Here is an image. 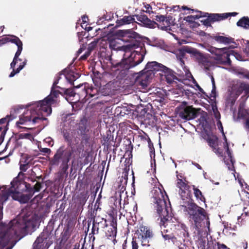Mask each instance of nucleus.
<instances>
[{
  "label": "nucleus",
  "mask_w": 249,
  "mask_h": 249,
  "mask_svg": "<svg viewBox=\"0 0 249 249\" xmlns=\"http://www.w3.org/2000/svg\"><path fill=\"white\" fill-rule=\"evenodd\" d=\"M2 210L0 205V220L2 217ZM39 220L38 215L30 213L18 216L7 225L0 222V249H12L19 239L36 228Z\"/></svg>",
  "instance_id": "f257e3e1"
},
{
  "label": "nucleus",
  "mask_w": 249,
  "mask_h": 249,
  "mask_svg": "<svg viewBox=\"0 0 249 249\" xmlns=\"http://www.w3.org/2000/svg\"><path fill=\"white\" fill-rule=\"evenodd\" d=\"M51 95L45 101H40L36 103L30 110H27L20 117L17 122V125L20 128H29L39 121L46 120V117L52 113L51 104L54 101L51 100Z\"/></svg>",
  "instance_id": "f03ea898"
},
{
  "label": "nucleus",
  "mask_w": 249,
  "mask_h": 249,
  "mask_svg": "<svg viewBox=\"0 0 249 249\" xmlns=\"http://www.w3.org/2000/svg\"><path fill=\"white\" fill-rule=\"evenodd\" d=\"M11 187L0 188V203L5 202L9 196L22 203L27 202L32 196L33 191L29 184L15 178L11 182Z\"/></svg>",
  "instance_id": "7ed1b4c3"
},
{
  "label": "nucleus",
  "mask_w": 249,
  "mask_h": 249,
  "mask_svg": "<svg viewBox=\"0 0 249 249\" xmlns=\"http://www.w3.org/2000/svg\"><path fill=\"white\" fill-rule=\"evenodd\" d=\"M208 50L213 54V57L217 64H230V57H233L238 60H242L240 54L234 51L229 50L226 48H216L210 47Z\"/></svg>",
  "instance_id": "20e7f679"
},
{
  "label": "nucleus",
  "mask_w": 249,
  "mask_h": 249,
  "mask_svg": "<svg viewBox=\"0 0 249 249\" xmlns=\"http://www.w3.org/2000/svg\"><path fill=\"white\" fill-rule=\"evenodd\" d=\"M152 179L154 184L151 191V194L155 200L157 212L160 213L166 207L164 196L161 190L162 186L157 178Z\"/></svg>",
  "instance_id": "39448f33"
},
{
  "label": "nucleus",
  "mask_w": 249,
  "mask_h": 249,
  "mask_svg": "<svg viewBox=\"0 0 249 249\" xmlns=\"http://www.w3.org/2000/svg\"><path fill=\"white\" fill-rule=\"evenodd\" d=\"M146 68L148 69L150 71H161L160 74L164 76L168 83H172L175 79H177L176 76L171 69L156 61L148 63L146 66Z\"/></svg>",
  "instance_id": "423d86ee"
},
{
  "label": "nucleus",
  "mask_w": 249,
  "mask_h": 249,
  "mask_svg": "<svg viewBox=\"0 0 249 249\" xmlns=\"http://www.w3.org/2000/svg\"><path fill=\"white\" fill-rule=\"evenodd\" d=\"M244 91L246 95L249 96V85L243 83H237L233 84L229 89V95L228 98V102L233 104L238 96L241 93Z\"/></svg>",
  "instance_id": "0eeeda50"
},
{
  "label": "nucleus",
  "mask_w": 249,
  "mask_h": 249,
  "mask_svg": "<svg viewBox=\"0 0 249 249\" xmlns=\"http://www.w3.org/2000/svg\"><path fill=\"white\" fill-rule=\"evenodd\" d=\"M188 209L190 217L194 221L196 228H198L201 221L206 218L205 210L194 204L190 205Z\"/></svg>",
  "instance_id": "6e6552de"
},
{
  "label": "nucleus",
  "mask_w": 249,
  "mask_h": 249,
  "mask_svg": "<svg viewBox=\"0 0 249 249\" xmlns=\"http://www.w3.org/2000/svg\"><path fill=\"white\" fill-rule=\"evenodd\" d=\"M217 126L218 128L220 130L221 132L222 133L224 139L225 140V144H224V162L226 164L228 169L230 170L234 171V167H233V162L231 154L229 150L228 144L227 142L226 137L224 134L223 126L222 125V123L220 121V119L217 120Z\"/></svg>",
  "instance_id": "1a4fd4ad"
},
{
  "label": "nucleus",
  "mask_w": 249,
  "mask_h": 249,
  "mask_svg": "<svg viewBox=\"0 0 249 249\" xmlns=\"http://www.w3.org/2000/svg\"><path fill=\"white\" fill-rule=\"evenodd\" d=\"M152 236V232L149 229L145 226H141L136 231L135 237L138 239L142 246H149V240Z\"/></svg>",
  "instance_id": "9d476101"
},
{
  "label": "nucleus",
  "mask_w": 249,
  "mask_h": 249,
  "mask_svg": "<svg viewBox=\"0 0 249 249\" xmlns=\"http://www.w3.org/2000/svg\"><path fill=\"white\" fill-rule=\"evenodd\" d=\"M177 187L178 189V193L182 200H188L190 197L191 192L189 186L186 182L185 179H182L180 175H177Z\"/></svg>",
  "instance_id": "9b49d317"
},
{
  "label": "nucleus",
  "mask_w": 249,
  "mask_h": 249,
  "mask_svg": "<svg viewBox=\"0 0 249 249\" xmlns=\"http://www.w3.org/2000/svg\"><path fill=\"white\" fill-rule=\"evenodd\" d=\"M76 153V148L74 147H69L64 150L61 148L59 149L54 156L55 160L62 159L64 162H68L71 158L75 157V154Z\"/></svg>",
  "instance_id": "f8f14e48"
},
{
  "label": "nucleus",
  "mask_w": 249,
  "mask_h": 249,
  "mask_svg": "<svg viewBox=\"0 0 249 249\" xmlns=\"http://www.w3.org/2000/svg\"><path fill=\"white\" fill-rule=\"evenodd\" d=\"M165 213H166L165 209L160 212V213H159L161 217L160 225L171 230H176L177 227H179L178 222L175 217H172L171 215H167L165 216Z\"/></svg>",
  "instance_id": "ddd939ff"
},
{
  "label": "nucleus",
  "mask_w": 249,
  "mask_h": 249,
  "mask_svg": "<svg viewBox=\"0 0 249 249\" xmlns=\"http://www.w3.org/2000/svg\"><path fill=\"white\" fill-rule=\"evenodd\" d=\"M199 111L200 109H196L192 107H187L180 113L179 116L182 119L189 120L195 118Z\"/></svg>",
  "instance_id": "4468645a"
},
{
  "label": "nucleus",
  "mask_w": 249,
  "mask_h": 249,
  "mask_svg": "<svg viewBox=\"0 0 249 249\" xmlns=\"http://www.w3.org/2000/svg\"><path fill=\"white\" fill-rule=\"evenodd\" d=\"M49 245L47 243L44 234H41L36 240L33 245V249H47Z\"/></svg>",
  "instance_id": "2eb2a0df"
},
{
  "label": "nucleus",
  "mask_w": 249,
  "mask_h": 249,
  "mask_svg": "<svg viewBox=\"0 0 249 249\" xmlns=\"http://www.w3.org/2000/svg\"><path fill=\"white\" fill-rule=\"evenodd\" d=\"M207 141L210 146L213 148V151L214 153L219 156H223L222 150L216 148L217 145V138L216 136L213 135L210 136Z\"/></svg>",
  "instance_id": "dca6fc26"
},
{
  "label": "nucleus",
  "mask_w": 249,
  "mask_h": 249,
  "mask_svg": "<svg viewBox=\"0 0 249 249\" xmlns=\"http://www.w3.org/2000/svg\"><path fill=\"white\" fill-rule=\"evenodd\" d=\"M238 115L239 117L246 119V127L249 129V109L246 107L244 104L240 105Z\"/></svg>",
  "instance_id": "f3484780"
},
{
  "label": "nucleus",
  "mask_w": 249,
  "mask_h": 249,
  "mask_svg": "<svg viewBox=\"0 0 249 249\" xmlns=\"http://www.w3.org/2000/svg\"><path fill=\"white\" fill-rule=\"evenodd\" d=\"M15 44L18 46V50L15 53L12 62L11 63V68L15 67L18 60H20V59L18 58V56L20 55L22 50V43L20 40H18Z\"/></svg>",
  "instance_id": "a211bd4d"
},
{
  "label": "nucleus",
  "mask_w": 249,
  "mask_h": 249,
  "mask_svg": "<svg viewBox=\"0 0 249 249\" xmlns=\"http://www.w3.org/2000/svg\"><path fill=\"white\" fill-rule=\"evenodd\" d=\"M109 42L110 48L114 50H121L123 47V41L119 38H110Z\"/></svg>",
  "instance_id": "6ab92c4d"
},
{
  "label": "nucleus",
  "mask_w": 249,
  "mask_h": 249,
  "mask_svg": "<svg viewBox=\"0 0 249 249\" xmlns=\"http://www.w3.org/2000/svg\"><path fill=\"white\" fill-rule=\"evenodd\" d=\"M237 15V13H228L223 14H214L211 16V18L213 21H218L228 18L229 16H235Z\"/></svg>",
  "instance_id": "aec40b11"
},
{
  "label": "nucleus",
  "mask_w": 249,
  "mask_h": 249,
  "mask_svg": "<svg viewBox=\"0 0 249 249\" xmlns=\"http://www.w3.org/2000/svg\"><path fill=\"white\" fill-rule=\"evenodd\" d=\"M137 19L141 22L143 25L148 28L154 27L156 23L150 20L145 16L141 15L137 17Z\"/></svg>",
  "instance_id": "412c9836"
},
{
  "label": "nucleus",
  "mask_w": 249,
  "mask_h": 249,
  "mask_svg": "<svg viewBox=\"0 0 249 249\" xmlns=\"http://www.w3.org/2000/svg\"><path fill=\"white\" fill-rule=\"evenodd\" d=\"M19 40L18 37L15 36H8L0 39V44H4L9 42L16 44Z\"/></svg>",
  "instance_id": "4be33fe9"
},
{
  "label": "nucleus",
  "mask_w": 249,
  "mask_h": 249,
  "mask_svg": "<svg viewBox=\"0 0 249 249\" xmlns=\"http://www.w3.org/2000/svg\"><path fill=\"white\" fill-rule=\"evenodd\" d=\"M134 20L135 18L132 16H124L122 18L118 20L117 23L119 25H123L130 24Z\"/></svg>",
  "instance_id": "5701e85b"
},
{
  "label": "nucleus",
  "mask_w": 249,
  "mask_h": 249,
  "mask_svg": "<svg viewBox=\"0 0 249 249\" xmlns=\"http://www.w3.org/2000/svg\"><path fill=\"white\" fill-rule=\"evenodd\" d=\"M163 237L165 239V244L170 245V240L172 241V244L178 246L179 245V242L178 241L177 238L174 236H171L170 235H163Z\"/></svg>",
  "instance_id": "b1692460"
},
{
  "label": "nucleus",
  "mask_w": 249,
  "mask_h": 249,
  "mask_svg": "<svg viewBox=\"0 0 249 249\" xmlns=\"http://www.w3.org/2000/svg\"><path fill=\"white\" fill-rule=\"evenodd\" d=\"M237 25L246 29H249V18L245 17L242 18L237 22Z\"/></svg>",
  "instance_id": "393cba45"
},
{
  "label": "nucleus",
  "mask_w": 249,
  "mask_h": 249,
  "mask_svg": "<svg viewBox=\"0 0 249 249\" xmlns=\"http://www.w3.org/2000/svg\"><path fill=\"white\" fill-rule=\"evenodd\" d=\"M131 57L134 58L135 63L138 65L143 60L144 55L137 52L132 53Z\"/></svg>",
  "instance_id": "a878e982"
},
{
  "label": "nucleus",
  "mask_w": 249,
  "mask_h": 249,
  "mask_svg": "<svg viewBox=\"0 0 249 249\" xmlns=\"http://www.w3.org/2000/svg\"><path fill=\"white\" fill-rule=\"evenodd\" d=\"M14 119V117H11V116H7L5 118H2L0 120V130L4 127V130L5 129L7 130V128L5 125H7L10 120H12Z\"/></svg>",
  "instance_id": "bb28decb"
},
{
  "label": "nucleus",
  "mask_w": 249,
  "mask_h": 249,
  "mask_svg": "<svg viewBox=\"0 0 249 249\" xmlns=\"http://www.w3.org/2000/svg\"><path fill=\"white\" fill-rule=\"evenodd\" d=\"M54 85H55V84H53V87L52 88V91H51V94L48 96H47L44 100H43V101H45L47 100V98L49 97L50 96L52 95V96H51V100H52V99H53V100L54 101L53 102V103H52V104H51V106L55 103H56V99L57 98V97L59 96L60 93L59 91H57V90H55L54 89Z\"/></svg>",
  "instance_id": "cd10ccee"
},
{
  "label": "nucleus",
  "mask_w": 249,
  "mask_h": 249,
  "mask_svg": "<svg viewBox=\"0 0 249 249\" xmlns=\"http://www.w3.org/2000/svg\"><path fill=\"white\" fill-rule=\"evenodd\" d=\"M27 63V60L25 59L24 61L22 62V64H20L19 67L16 70L13 69V71L11 72L9 75L10 77H13L16 74L19 72V71L24 68V67L26 65ZM14 69V68H13Z\"/></svg>",
  "instance_id": "c85d7f7f"
},
{
  "label": "nucleus",
  "mask_w": 249,
  "mask_h": 249,
  "mask_svg": "<svg viewBox=\"0 0 249 249\" xmlns=\"http://www.w3.org/2000/svg\"><path fill=\"white\" fill-rule=\"evenodd\" d=\"M183 51H185L186 53H188L193 55L198 54V52L196 49L188 46H184Z\"/></svg>",
  "instance_id": "c756f323"
},
{
  "label": "nucleus",
  "mask_w": 249,
  "mask_h": 249,
  "mask_svg": "<svg viewBox=\"0 0 249 249\" xmlns=\"http://www.w3.org/2000/svg\"><path fill=\"white\" fill-rule=\"evenodd\" d=\"M194 194L195 196L197 198L200 200L201 201L205 202V198L204 196L202 195L201 192L197 188H194Z\"/></svg>",
  "instance_id": "7c9ffc66"
},
{
  "label": "nucleus",
  "mask_w": 249,
  "mask_h": 249,
  "mask_svg": "<svg viewBox=\"0 0 249 249\" xmlns=\"http://www.w3.org/2000/svg\"><path fill=\"white\" fill-rule=\"evenodd\" d=\"M183 47L179 49L177 53V56L179 58V62L180 65L182 66L184 64L183 61L182 60V58H183L186 54L185 51H183Z\"/></svg>",
  "instance_id": "2f4dec72"
},
{
  "label": "nucleus",
  "mask_w": 249,
  "mask_h": 249,
  "mask_svg": "<svg viewBox=\"0 0 249 249\" xmlns=\"http://www.w3.org/2000/svg\"><path fill=\"white\" fill-rule=\"evenodd\" d=\"M155 19L158 21L162 22L163 24H164V25H165L167 26L169 25V22L167 19H166L165 17L164 16H162V15L157 16L156 17Z\"/></svg>",
  "instance_id": "473e14b6"
},
{
  "label": "nucleus",
  "mask_w": 249,
  "mask_h": 249,
  "mask_svg": "<svg viewBox=\"0 0 249 249\" xmlns=\"http://www.w3.org/2000/svg\"><path fill=\"white\" fill-rule=\"evenodd\" d=\"M116 228L112 226L108 228L107 231L106 232V234L107 236L114 237L116 236Z\"/></svg>",
  "instance_id": "72a5a7b5"
},
{
  "label": "nucleus",
  "mask_w": 249,
  "mask_h": 249,
  "mask_svg": "<svg viewBox=\"0 0 249 249\" xmlns=\"http://www.w3.org/2000/svg\"><path fill=\"white\" fill-rule=\"evenodd\" d=\"M215 40L219 42L228 43L230 42V39L223 36H217L215 38Z\"/></svg>",
  "instance_id": "f704fd0d"
},
{
  "label": "nucleus",
  "mask_w": 249,
  "mask_h": 249,
  "mask_svg": "<svg viewBox=\"0 0 249 249\" xmlns=\"http://www.w3.org/2000/svg\"><path fill=\"white\" fill-rule=\"evenodd\" d=\"M212 109L214 117L216 119V120L220 119V113L219 112L216 106L212 105Z\"/></svg>",
  "instance_id": "c9c22d12"
},
{
  "label": "nucleus",
  "mask_w": 249,
  "mask_h": 249,
  "mask_svg": "<svg viewBox=\"0 0 249 249\" xmlns=\"http://www.w3.org/2000/svg\"><path fill=\"white\" fill-rule=\"evenodd\" d=\"M148 82H149L148 74L146 73V74L143 75L142 77L141 85L143 87H146V86H147Z\"/></svg>",
  "instance_id": "e433bc0d"
},
{
  "label": "nucleus",
  "mask_w": 249,
  "mask_h": 249,
  "mask_svg": "<svg viewBox=\"0 0 249 249\" xmlns=\"http://www.w3.org/2000/svg\"><path fill=\"white\" fill-rule=\"evenodd\" d=\"M127 173L126 172L123 173V175L122 177V179L120 180L121 182H123V185H125L127 182Z\"/></svg>",
  "instance_id": "4c0bfd02"
},
{
  "label": "nucleus",
  "mask_w": 249,
  "mask_h": 249,
  "mask_svg": "<svg viewBox=\"0 0 249 249\" xmlns=\"http://www.w3.org/2000/svg\"><path fill=\"white\" fill-rule=\"evenodd\" d=\"M201 17V15H200V13L198 15H191L190 16L187 17V18H189V21H192L193 20H194L195 19L199 18Z\"/></svg>",
  "instance_id": "58836bf2"
},
{
  "label": "nucleus",
  "mask_w": 249,
  "mask_h": 249,
  "mask_svg": "<svg viewBox=\"0 0 249 249\" xmlns=\"http://www.w3.org/2000/svg\"><path fill=\"white\" fill-rule=\"evenodd\" d=\"M41 184L40 183L37 182L35 185L34 186V189L35 191L38 192L41 189Z\"/></svg>",
  "instance_id": "ea45409f"
},
{
  "label": "nucleus",
  "mask_w": 249,
  "mask_h": 249,
  "mask_svg": "<svg viewBox=\"0 0 249 249\" xmlns=\"http://www.w3.org/2000/svg\"><path fill=\"white\" fill-rule=\"evenodd\" d=\"M131 244H132V249H138V245L136 241H135L134 239H133Z\"/></svg>",
  "instance_id": "a19ab883"
},
{
  "label": "nucleus",
  "mask_w": 249,
  "mask_h": 249,
  "mask_svg": "<svg viewBox=\"0 0 249 249\" xmlns=\"http://www.w3.org/2000/svg\"><path fill=\"white\" fill-rule=\"evenodd\" d=\"M247 45L244 49V52L248 55H249V41H247Z\"/></svg>",
  "instance_id": "79ce46f5"
},
{
  "label": "nucleus",
  "mask_w": 249,
  "mask_h": 249,
  "mask_svg": "<svg viewBox=\"0 0 249 249\" xmlns=\"http://www.w3.org/2000/svg\"><path fill=\"white\" fill-rule=\"evenodd\" d=\"M6 131V130L5 129V130H4L1 133V136L0 137V144L2 143V142L3 141L4 136L5 134Z\"/></svg>",
  "instance_id": "37998d69"
},
{
  "label": "nucleus",
  "mask_w": 249,
  "mask_h": 249,
  "mask_svg": "<svg viewBox=\"0 0 249 249\" xmlns=\"http://www.w3.org/2000/svg\"><path fill=\"white\" fill-rule=\"evenodd\" d=\"M40 150L42 152L46 153H48L51 152L50 149L49 148H40Z\"/></svg>",
  "instance_id": "c03bdc74"
},
{
  "label": "nucleus",
  "mask_w": 249,
  "mask_h": 249,
  "mask_svg": "<svg viewBox=\"0 0 249 249\" xmlns=\"http://www.w3.org/2000/svg\"><path fill=\"white\" fill-rule=\"evenodd\" d=\"M145 8L146 9V12H148L149 13H152V7L149 4H147L145 5Z\"/></svg>",
  "instance_id": "a18cd8bd"
},
{
  "label": "nucleus",
  "mask_w": 249,
  "mask_h": 249,
  "mask_svg": "<svg viewBox=\"0 0 249 249\" xmlns=\"http://www.w3.org/2000/svg\"><path fill=\"white\" fill-rule=\"evenodd\" d=\"M126 31L123 30H120L117 32V34L120 36H124Z\"/></svg>",
  "instance_id": "49530a36"
},
{
  "label": "nucleus",
  "mask_w": 249,
  "mask_h": 249,
  "mask_svg": "<svg viewBox=\"0 0 249 249\" xmlns=\"http://www.w3.org/2000/svg\"><path fill=\"white\" fill-rule=\"evenodd\" d=\"M207 119V113L203 112L202 114V120L206 121Z\"/></svg>",
  "instance_id": "de8ad7c7"
},
{
  "label": "nucleus",
  "mask_w": 249,
  "mask_h": 249,
  "mask_svg": "<svg viewBox=\"0 0 249 249\" xmlns=\"http://www.w3.org/2000/svg\"><path fill=\"white\" fill-rule=\"evenodd\" d=\"M26 166L27 164H21L20 169L23 171H26L27 169Z\"/></svg>",
  "instance_id": "09e8293b"
},
{
  "label": "nucleus",
  "mask_w": 249,
  "mask_h": 249,
  "mask_svg": "<svg viewBox=\"0 0 249 249\" xmlns=\"http://www.w3.org/2000/svg\"><path fill=\"white\" fill-rule=\"evenodd\" d=\"M72 76H73V78L70 79V80H71V81H70V82H72L74 80H75L76 79H77L79 77V75L78 74H76V75H72Z\"/></svg>",
  "instance_id": "8fccbe9b"
},
{
  "label": "nucleus",
  "mask_w": 249,
  "mask_h": 249,
  "mask_svg": "<svg viewBox=\"0 0 249 249\" xmlns=\"http://www.w3.org/2000/svg\"><path fill=\"white\" fill-rule=\"evenodd\" d=\"M66 93L68 95H70V96H74L75 95V93L73 92V91H67Z\"/></svg>",
  "instance_id": "3c124183"
},
{
  "label": "nucleus",
  "mask_w": 249,
  "mask_h": 249,
  "mask_svg": "<svg viewBox=\"0 0 249 249\" xmlns=\"http://www.w3.org/2000/svg\"><path fill=\"white\" fill-rule=\"evenodd\" d=\"M218 249H227L226 246L224 245H221L218 246Z\"/></svg>",
  "instance_id": "603ef678"
},
{
  "label": "nucleus",
  "mask_w": 249,
  "mask_h": 249,
  "mask_svg": "<svg viewBox=\"0 0 249 249\" xmlns=\"http://www.w3.org/2000/svg\"><path fill=\"white\" fill-rule=\"evenodd\" d=\"M45 141L47 142H49V144L53 145V144H51V140L50 138L46 139Z\"/></svg>",
  "instance_id": "864d4df0"
},
{
  "label": "nucleus",
  "mask_w": 249,
  "mask_h": 249,
  "mask_svg": "<svg viewBox=\"0 0 249 249\" xmlns=\"http://www.w3.org/2000/svg\"><path fill=\"white\" fill-rule=\"evenodd\" d=\"M211 80H212V84L213 85V87L215 88L214 81V78L213 77H212Z\"/></svg>",
  "instance_id": "5fc2aeb1"
},
{
  "label": "nucleus",
  "mask_w": 249,
  "mask_h": 249,
  "mask_svg": "<svg viewBox=\"0 0 249 249\" xmlns=\"http://www.w3.org/2000/svg\"><path fill=\"white\" fill-rule=\"evenodd\" d=\"M88 19V18L86 17H83L82 18V20L83 22H87V19Z\"/></svg>",
  "instance_id": "6e6d98bb"
},
{
  "label": "nucleus",
  "mask_w": 249,
  "mask_h": 249,
  "mask_svg": "<svg viewBox=\"0 0 249 249\" xmlns=\"http://www.w3.org/2000/svg\"><path fill=\"white\" fill-rule=\"evenodd\" d=\"M83 51V49L82 48H80L78 51H77L78 54H79L81 53Z\"/></svg>",
  "instance_id": "4d7b16f0"
},
{
  "label": "nucleus",
  "mask_w": 249,
  "mask_h": 249,
  "mask_svg": "<svg viewBox=\"0 0 249 249\" xmlns=\"http://www.w3.org/2000/svg\"><path fill=\"white\" fill-rule=\"evenodd\" d=\"M87 56H88V55H84L82 56L80 58L82 59H85L87 57Z\"/></svg>",
  "instance_id": "13d9d810"
},
{
  "label": "nucleus",
  "mask_w": 249,
  "mask_h": 249,
  "mask_svg": "<svg viewBox=\"0 0 249 249\" xmlns=\"http://www.w3.org/2000/svg\"><path fill=\"white\" fill-rule=\"evenodd\" d=\"M196 87L198 88V89L200 91L202 92L203 89L199 87V86L198 84H196Z\"/></svg>",
  "instance_id": "bf43d9fd"
},
{
  "label": "nucleus",
  "mask_w": 249,
  "mask_h": 249,
  "mask_svg": "<svg viewBox=\"0 0 249 249\" xmlns=\"http://www.w3.org/2000/svg\"><path fill=\"white\" fill-rule=\"evenodd\" d=\"M245 209H246V208H245V209H244V212H245V214L246 215H249V212H246V211H245Z\"/></svg>",
  "instance_id": "052dcab7"
},
{
  "label": "nucleus",
  "mask_w": 249,
  "mask_h": 249,
  "mask_svg": "<svg viewBox=\"0 0 249 249\" xmlns=\"http://www.w3.org/2000/svg\"><path fill=\"white\" fill-rule=\"evenodd\" d=\"M161 28L162 30H167L168 27H166V26L161 27Z\"/></svg>",
  "instance_id": "680f3d73"
},
{
  "label": "nucleus",
  "mask_w": 249,
  "mask_h": 249,
  "mask_svg": "<svg viewBox=\"0 0 249 249\" xmlns=\"http://www.w3.org/2000/svg\"><path fill=\"white\" fill-rule=\"evenodd\" d=\"M204 24H205L206 26H209V21H205Z\"/></svg>",
  "instance_id": "e2e57ef3"
},
{
  "label": "nucleus",
  "mask_w": 249,
  "mask_h": 249,
  "mask_svg": "<svg viewBox=\"0 0 249 249\" xmlns=\"http://www.w3.org/2000/svg\"><path fill=\"white\" fill-rule=\"evenodd\" d=\"M246 77L249 79V72H248L246 74Z\"/></svg>",
  "instance_id": "0e129e2a"
},
{
  "label": "nucleus",
  "mask_w": 249,
  "mask_h": 249,
  "mask_svg": "<svg viewBox=\"0 0 249 249\" xmlns=\"http://www.w3.org/2000/svg\"><path fill=\"white\" fill-rule=\"evenodd\" d=\"M178 8V6H176L174 7V10L176 11L177 10Z\"/></svg>",
  "instance_id": "69168bd1"
},
{
  "label": "nucleus",
  "mask_w": 249,
  "mask_h": 249,
  "mask_svg": "<svg viewBox=\"0 0 249 249\" xmlns=\"http://www.w3.org/2000/svg\"><path fill=\"white\" fill-rule=\"evenodd\" d=\"M150 152L152 153L153 151H154V148L152 147H150Z\"/></svg>",
  "instance_id": "338daca9"
},
{
  "label": "nucleus",
  "mask_w": 249,
  "mask_h": 249,
  "mask_svg": "<svg viewBox=\"0 0 249 249\" xmlns=\"http://www.w3.org/2000/svg\"><path fill=\"white\" fill-rule=\"evenodd\" d=\"M182 8H183V9H187V7H185V6H182Z\"/></svg>",
  "instance_id": "774afa93"
}]
</instances>
